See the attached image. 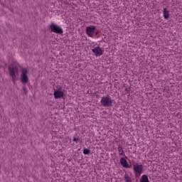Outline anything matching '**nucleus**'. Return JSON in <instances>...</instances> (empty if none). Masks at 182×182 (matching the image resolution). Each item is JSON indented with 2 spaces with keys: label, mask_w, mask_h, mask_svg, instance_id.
I'll return each mask as SVG.
<instances>
[{
  "label": "nucleus",
  "mask_w": 182,
  "mask_h": 182,
  "mask_svg": "<svg viewBox=\"0 0 182 182\" xmlns=\"http://www.w3.org/2000/svg\"><path fill=\"white\" fill-rule=\"evenodd\" d=\"M54 99H62L65 96V90H56L53 93Z\"/></svg>",
  "instance_id": "423d86ee"
},
{
  "label": "nucleus",
  "mask_w": 182,
  "mask_h": 182,
  "mask_svg": "<svg viewBox=\"0 0 182 182\" xmlns=\"http://www.w3.org/2000/svg\"><path fill=\"white\" fill-rule=\"evenodd\" d=\"M117 150L119 156H122V157L127 159V156H126V154H124V151L123 150V146H122V145L118 146Z\"/></svg>",
  "instance_id": "9d476101"
},
{
  "label": "nucleus",
  "mask_w": 182,
  "mask_h": 182,
  "mask_svg": "<svg viewBox=\"0 0 182 182\" xmlns=\"http://www.w3.org/2000/svg\"><path fill=\"white\" fill-rule=\"evenodd\" d=\"M50 28L51 32H53L54 33H60V34L63 33V28H62V27L55 24V23H52L50 25Z\"/></svg>",
  "instance_id": "20e7f679"
},
{
  "label": "nucleus",
  "mask_w": 182,
  "mask_h": 182,
  "mask_svg": "<svg viewBox=\"0 0 182 182\" xmlns=\"http://www.w3.org/2000/svg\"><path fill=\"white\" fill-rule=\"evenodd\" d=\"M140 182H150L149 176L147 175H142L140 179Z\"/></svg>",
  "instance_id": "f8f14e48"
},
{
  "label": "nucleus",
  "mask_w": 182,
  "mask_h": 182,
  "mask_svg": "<svg viewBox=\"0 0 182 182\" xmlns=\"http://www.w3.org/2000/svg\"><path fill=\"white\" fill-rule=\"evenodd\" d=\"M71 146H75V143L72 144Z\"/></svg>",
  "instance_id": "dca6fc26"
},
{
  "label": "nucleus",
  "mask_w": 182,
  "mask_h": 182,
  "mask_svg": "<svg viewBox=\"0 0 182 182\" xmlns=\"http://www.w3.org/2000/svg\"><path fill=\"white\" fill-rule=\"evenodd\" d=\"M163 16L164 19H168V18H170V11H168V9H167L166 8L164 9Z\"/></svg>",
  "instance_id": "9b49d317"
},
{
  "label": "nucleus",
  "mask_w": 182,
  "mask_h": 182,
  "mask_svg": "<svg viewBox=\"0 0 182 182\" xmlns=\"http://www.w3.org/2000/svg\"><path fill=\"white\" fill-rule=\"evenodd\" d=\"M113 102H114V100L112 99V97L107 95L101 98L100 103L104 107H112V106H113Z\"/></svg>",
  "instance_id": "f257e3e1"
},
{
  "label": "nucleus",
  "mask_w": 182,
  "mask_h": 182,
  "mask_svg": "<svg viewBox=\"0 0 182 182\" xmlns=\"http://www.w3.org/2000/svg\"><path fill=\"white\" fill-rule=\"evenodd\" d=\"M23 90L25 95H26V94L28 93V90L26 89V87H23Z\"/></svg>",
  "instance_id": "2eb2a0df"
},
{
  "label": "nucleus",
  "mask_w": 182,
  "mask_h": 182,
  "mask_svg": "<svg viewBox=\"0 0 182 182\" xmlns=\"http://www.w3.org/2000/svg\"><path fill=\"white\" fill-rule=\"evenodd\" d=\"M125 90H126V92H127V89H125Z\"/></svg>",
  "instance_id": "f3484780"
},
{
  "label": "nucleus",
  "mask_w": 182,
  "mask_h": 182,
  "mask_svg": "<svg viewBox=\"0 0 182 182\" xmlns=\"http://www.w3.org/2000/svg\"><path fill=\"white\" fill-rule=\"evenodd\" d=\"M133 170L135 173V174H141L143 173V165L140 164H134L133 165Z\"/></svg>",
  "instance_id": "0eeeda50"
},
{
  "label": "nucleus",
  "mask_w": 182,
  "mask_h": 182,
  "mask_svg": "<svg viewBox=\"0 0 182 182\" xmlns=\"http://www.w3.org/2000/svg\"><path fill=\"white\" fill-rule=\"evenodd\" d=\"M86 33L89 38H93L97 35V30L95 26H89L86 28Z\"/></svg>",
  "instance_id": "7ed1b4c3"
},
{
  "label": "nucleus",
  "mask_w": 182,
  "mask_h": 182,
  "mask_svg": "<svg viewBox=\"0 0 182 182\" xmlns=\"http://www.w3.org/2000/svg\"><path fill=\"white\" fill-rule=\"evenodd\" d=\"M21 75H20V79L21 83L23 85H26V82H28L29 77H28V68H23L21 70Z\"/></svg>",
  "instance_id": "f03ea898"
},
{
  "label": "nucleus",
  "mask_w": 182,
  "mask_h": 182,
  "mask_svg": "<svg viewBox=\"0 0 182 182\" xmlns=\"http://www.w3.org/2000/svg\"><path fill=\"white\" fill-rule=\"evenodd\" d=\"M83 154H85V155L90 154V149H85L83 150Z\"/></svg>",
  "instance_id": "ddd939ff"
},
{
  "label": "nucleus",
  "mask_w": 182,
  "mask_h": 182,
  "mask_svg": "<svg viewBox=\"0 0 182 182\" xmlns=\"http://www.w3.org/2000/svg\"><path fill=\"white\" fill-rule=\"evenodd\" d=\"M92 52L94 53L95 56L97 57L102 56V55H103V49L99 46L92 48Z\"/></svg>",
  "instance_id": "6e6552de"
},
{
  "label": "nucleus",
  "mask_w": 182,
  "mask_h": 182,
  "mask_svg": "<svg viewBox=\"0 0 182 182\" xmlns=\"http://www.w3.org/2000/svg\"><path fill=\"white\" fill-rule=\"evenodd\" d=\"M9 70L13 82H15V80H16V75H18V68L16 66L10 65L9 67Z\"/></svg>",
  "instance_id": "39448f33"
},
{
  "label": "nucleus",
  "mask_w": 182,
  "mask_h": 182,
  "mask_svg": "<svg viewBox=\"0 0 182 182\" xmlns=\"http://www.w3.org/2000/svg\"><path fill=\"white\" fill-rule=\"evenodd\" d=\"M127 158H121L119 163L124 167V168H130L132 167L131 165L127 163V160H126Z\"/></svg>",
  "instance_id": "1a4fd4ad"
},
{
  "label": "nucleus",
  "mask_w": 182,
  "mask_h": 182,
  "mask_svg": "<svg viewBox=\"0 0 182 182\" xmlns=\"http://www.w3.org/2000/svg\"><path fill=\"white\" fill-rule=\"evenodd\" d=\"M73 141H75L77 144L79 143V136H73Z\"/></svg>",
  "instance_id": "4468645a"
}]
</instances>
